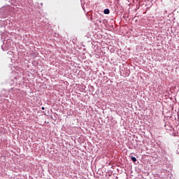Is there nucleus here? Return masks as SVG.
Listing matches in <instances>:
<instances>
[{"label": "nucleus", "mask_w": 179, "mask_h": 179, "mask_svg": "<svg viewBox=\"0 0 179 179\" xmlns=\"http://www.w3.org/2000/svg\"><path fill=\"white\" fill-rule=\"evenodd\" d=\"M131 160L134 162V163H135V162H136V158L135 157H132Z\"/></svg>", "instance_id": "2"}, {"label": "nucleus", "mask_w": 179, "mask_h": 179, "mask_svg": "<svg viewBox=\"0 0 179 179\" xmlns=\"http://www.w3.org/2000/svg\"><path fill=\"white\" fill-rule=\"evenodd\" d=\"M103 13H104L105 15H108V14H110V9H108V8L105 9V10H103Z\"/></svg>", "instance_id": "1"}, {"label": "nucleus", "mask_w": 179, "mask_h": 179, "mask_svg": "<svg viewBox=\"0 0 179 179\" xmlns=\"http://www.w3.org/2000/svg\"><path fill=\"white\" fill-rule=\"evenodd\" d=\"M41 109L42 110H45V108L44 107H42Z\"/></svg>", "instance_id": "3"}]
</instances>
